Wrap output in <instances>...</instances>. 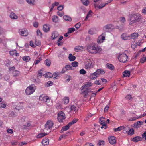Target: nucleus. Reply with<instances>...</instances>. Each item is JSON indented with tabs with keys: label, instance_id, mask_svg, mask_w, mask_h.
Returning a JSON list of instances; mask_svg holds the SVG:
<instances>
[{
	"label": "nucleus",
	"instance_id": "2eb2a0df",
	"mask_svg": "<svg viewBox=\"0 0 146 146\" xmlns=\"http://www.w3.org/2000/svg\"><path fill=\"white\" fill-rule=\"evenodd\" d=\"M142 122L141 121H137L134 124V127L135 128L139 127L141 125H142Z\"/></svg>",
	"mask_w": 146,
	"mask_h": 146
},
{
	"label": "nucleus",
	"instance_id": "9d476101",
	"mask_svg": "<svg viewBox=\"0 0 146 146\" xmlns=\"http://www.w3.org/2000/svg\"><path fill=\"white\" fill-rule=\"evenodd\" d=\"M108 139L109 142L111 144L113 145L116 143L115 137L113 136L109 137Z\"/></svg>",
	"mask_w": 146,
	"mask_h": 146
},
{
	"label": "nucleus",
	"instance_id": "0eeeda50",
	"mask_svg": "<svg viewBox=\"0 0 146 146\" xmlns=\"http://www.w3.org/2000/svg\"><path fill=\"white\" fill-rule=\"evenodd\" d=\"M94 44H90L87 46V49L88 52L92 53H94V49H95V47Z\"/></svg>",
	"mask_w": 146,
	"mask_h": 146
},
{
	"label": "nucleus",
	"instance_id": "5701e85b",
	"mask_svg": "<svg viewBox=\"0 0 146 146\" xmlns=\"http://www.w3.org/2000/svg\"><path fill=\"white\" fill-rule=\"evenodd\" d=\"M10 17L13 19H16L18 18V16L14 13L12 12L10 15Z\"/></svg>",
	"mask_w": 146,
	"mask_h": 146
},
{
	"label": "nucleus",
	"instance_id": "8fccbe9b",
	"mask_svg": "<svg viewBox=\"0 0 146 146\" xmlns=\"http://www.w3.org/2000/svg\"><path fill=\"white\" fill-rule=\"evenodd\" d=\"M79 72L80 74L83 75L85 74L86 73V71L83 69H81L80 70Z\"/></svg>",
	"mask_w": 146,
	"mask_h": 146
},
{
	"label": "nucleus",
	"instance_id": "7ed1b4c3",
	"mask_svg": "<svg viewBox=\"0 0 146 146\" xmlns=\"http://www.w3.org/2000/svg\"><path fill=\"white\" fill-rule=\"evenodd\" d=\"M128 56L125 54H120L118 57L119 61L122 62H125L127 59Z\"/></svg>",
	"mask_w": 146,
	"mask_h": 146
},
{
	"label": "nucleus",
	"instance_id": "6e6d98bb",
	"mask_svg": "<svg viewBox=\"0 0 146 146\" xmlns=\"http://www.w3.org/2000/svg\"><path fill=\"white\" fill-rule=\"evenodd\" d=\"M71 110L75 111L76 110V107L74 105L71 106L70 108Z\"/></svg>",
	"mask_w": 146,
	"mask_h": 146
},
{
	"label": "nucleus",
	"instance_id": "423d86ee",
	"mask_svg": "<svg viewBox=\"0 0 146 146\" xmlns=\"http://www.w3.org/2000/svg\"><path fill=\"white\" fill-rule=\"evenodd\" d=\"M114 29V26L111 24H107L104 26L103 27V30L106 32H109Z\"/></svg>",
	"mask_w": 146,
	"mask_h": 146
},
{
	"label": "nucleus",
	"instance_id": "39448f33",
	"mask_svg": "<svg viewBox=\"0 0 146 146\" xmlns=\"http://www.w3.org/2000/svg\"><path fill=\"white\" fill-rule=\"evenodd\" d=\"M54 124V123L51 120L48 121L45 124V128L44 130L46 131L48 129H50L53 126Z\"/></svg>",
	"mask_w": 146,
	"mask_h": 146
},
{
	"label": "nucleus",
	"instance_id": "f8f14e48",
	"mask_svg": "<svg viewBox=\"0 0 146 146\" xmlns=\"http://www.w3.org/2000/svg\"><path fill=\"white\" fill-rule=\"evenodd\" d=\"M81 90L82 91V94H87L89 93V92L90 91V88H83L82 87L81 88Z\"/></svg>",
	"mask_w": 146,
	"mask_h": 146
},
{
	"label": "nucleus",
	"instance_id": "b1692460",
	"mask_svg": "<svg viewBox=\"0 0 146 146\" xmlns=\"http://www.w3.org/2000/svg\"><path fill=\"white\" fill-rule=\"evenodd\" d=\"M75 56H73L72 54H70L68 57V59L70 61H74L76 59Z\"/></svg>",
	"mask_w": 146,
	"mask_h": 146
},
{
	"label": "nucleus",
	"instance_id": "f03ea898",
	"mask_svg": "<svg viewBox=\"0 0 146 146\" xmlns=\"http://www.w3.org/2000/svg\"><path fill=\"white\" fill-rule=\"evenodd\" d=\"M35 86L34 85H31L27 87L25 90V92L27 95H29L33 93L35 91Z\"/></svg>",
	"mask_w": 146,
	"mask_h": 146
},
{
	"label": "nucleus",
	"instance_id": "1a4fd4ad",
	"mask_svg": "<svg viewBox=\"0 0 146 146\" xmlns=\"http://www.w3.org/2000/svg\"><path fill=\"white\" fill-rule=\"evenodd\" d=\"M106 4H107L106 3H104L102 4H101L100 5L98 6V4L95 3V4H94V6L95 8L96 9H101L105 7Z\"/></svg>",
	"mask_w": 146,
	"mask_h": 146
},
{
	"label": "nucleus",
	"instance_id": "f257e3e1",
	"mask_svg": "<svg viewBox=\"0 0 146 146\" xmlns=\"http://www.w3.org/2000/svg\"><path fill=\"white\" fill-rule=\"evenodd\" d=\"M141 19V16L138 14H133L130 16L129 24L133 25L137 22H139Z\"/></svg>",
	"mask_w": 146,
	"mask_h": 146
},
{
	"label": "nucleus",
	"instance_id": "69168bd1",
	"mask_svg": "<svg viewBox=\"0 0 146 146\" xmlns=\"http://www.w3.org/2000/svg\"><path fill=\"white\" fill-rule=\"evenodd\" d=\"M109 108V106L108 105H106L104 108V112H107L108 111V109Z\"/></svg>",
	"mask_w": 146,
	"mask_h": 146
},
{
	"label": "nucleus",
	"instance_id": "9b49d317",
	"mask_svg": "<svg viewBox=\"0 0 146 146\" xmlns=\"http://www.w3.org/2000/svg\"><path fill=\"white\" fill-rule=\"evenodd\" d=\"M85 68L87 69L90 68L92 66V62L90 60H88L85 62Z\"/></svg>",
	"mask_w": 146,
	"mask_h": 146
},
{
	"label": "nucleus",
	"instance_id": "c03bdc74",
	"mask_svg": "<svg viewBox=\"0 0 146 146\" xmlns=\"http://www.w3.org/2000/svg\"><path fill=\"white\" fill-rule=\"evenodd\" d=\"M78 63L76 61H74L72 63V65L73 67H76L78 66Z\"/></svg>",
	"mask_w": 146,
	"mask_h": 146
},
{
	"label": "nucleus",
	"instance_id": "3c124183",
	"mask_svg": "<svg viewBox=\"0 0 146 146\" xmlns=\"http://www.w3.org/2000/svg\"><path fill=\"white\" fill-rule=\"evenodd\" d=\"M50 101V100L49 98L47 96V98H46L45 101L46 103L47 104V105H49Z\"/></svg>",
	"mask_w": 146,
	"mask_h": 146
},
{
	"label": "nucleus",
	"instance_id": "72a5a7b5",
	"mask_svg": "<svg viewBox=\"0 0 146 146\" xmlns=\"http://www.w3.org/2000/svg\"><path fill=\"white\" fill-rule=\"evenodd\" d=\"M48 133H41L38 134L37 136V138H41L46 135H48Z\"/></svg>",
	"mask_w": 146,
	"mask_h": 146
},
{
	"label": "nucleus",
	"instance_id": "09e8293b",
	"mask_svg": "<svg viewBox=\"0 0 146 146\" xmlns=\"http://www.w3.org/2000/svg\"><path fill=\"white\" fill-rule=\"evenodd\" d=\"M42 71V70H40L39 71H38V72L37 76H38L39 77H41L43 75H44V74H43L41 71Z\"/></svg>",
	"mask_w": 146,
	"mask_h": 146
},
{
	"label": "nucleus",
	"instance_id": "dca6fc26",
	"mask_svg": "<svg viewBox=\"0 0 146 146\" xmlns=\"http://www.w3.org/2000/svg\"><path fill=\"white\" fill-rule=\"evenodd\" d=\"M146 116V113H144L143 115H141L139 117H134L133 118H131L129 119V121H133L136 120V119H138L139 118H141L143 117H144L145 116Z\"/></svg>",
	"mask_w": 146,
	"mask_h": 146
},
{
	"label": "nucleus",
	"instance_id": "bb28decb",
	"mask_svg": "<svg viewBox=\"0 0 146 146\" xmlns=\"http://www.w3.org/2000/svg\"><path fill=\"white\" fill-rule=\"evenodd\" d=\"M47 98V96H45L44 95H42L39 97V99L40 100L43 101H45L46 98Z\"/></svg>",
	"mask_w": 146,
	"mask_h": 146
},
{
	"label": "nucleus",
	"instance_id": "79ce46f5",
	"mask_svg": "<svg viewBox=\"0 0 146 146\" xmlns=\"http://www.w3.org/2000/svg\"><path fill=\"white\" fill-rule=\"evenodd\" d=\"M75 29L74 28H69L68 29V33H71L75 31Z\"/></svg>",
	"mask_w": 146,
	"mask_h": 146
},
{
	"label": "nucleus",
	"instance_id": "4d7b16f0",
	"mask_svg": "<svg viewBox=\"0 0 146 146\" xmlns=\"http://www.w3.org/2000/svg\"><path fill=\"white\" fill-rule=\"evenodd\" d=\"M137 43L135 42H133L131 45V47L133 49H134L136 47Z\"/></svg>",
	"mask_w": 146,
	"mask_h": 146
},
{
	"label": "nucleus",
	"instance_id": "338daca9",
	"mask_svg": "<svg viewBox=\"0 0 146 146\" xmlns=\"http://www.w3.org/2000/svg\"><path fill=\"white\" fill-rule=\"evenodd\" d=\"M142 136L144 140H146V131L142 135Z\"/></svg>",
	"mask_w": 146,
	"mask_h": 146
},
{
	"label": "nucleus",
	"instance_id": "4be33fe9",
	"mask_svg": "<svg viewBox=\"0 0 146 146\" xmlns=\"http://www.w3.org/2000/svg\"><path fill=\"white\" fill-rule=\"evenodd\" d=\"M63 17L64 19L66 21L70 22L72 21V18L68 15H64Z\"/></svg>",
	"mask_w": 146,
	"mask_h": 146
},
{
	"label": "nucleus",
	"instance_id": "4c0bfd02",
	"mask_svg": "<svg viewBox=\"0 0 146 146\" xmlns=\"http://www.w3.org/2000/svg\"><path fill=\"white\" fill-rule=\"evenodd\" d=\"M69 128V127L67 125L64 126L63 127H62V129H61V131L62 132L63 131H66L68 130Z\"/></svg>",
	"mask_w": 146,
	"mask_h": 146
},
{
	"label": "nucleus",
	"instance_id": "6e6552de",
	"mask_svg": "<svg viewBox=\"0 0 146 146\" xmlns=\"http://www.w3.org/2000/svg\"><path fill=\"white\" fill-rule=\"evenodd\" d=\"M105 72L103 69H98L96 72H94L98 77L100 74H105Z\"/></svg>",
	"mask_w": 146,
	"mask_h": 146
},
{
	"label": "nucleus",
	"instance_id": "e2e57ef3",
	"mask_svg": "<svg viewBox=\"0 0 146 146\" xmlns=\"http://www.w3.org/2000/svg\"><path fill=\"white\" fill-rule=\"evenodd\" d=\"M81 25V24L80 23H77L75 25V27L78 29L79 28L80 26Z\"/></svg>",
	"mask_w": 146,
	"mask_h": 146
},
{
	"label": "nucleus",
	"instance_id": "a19ab883",
	"mask_svg": "<svg viewBox=\"0 0 146 146\" xmlns=\"http://www.w3.org/2000/svg\"><path fill=\"white\" fill-rule=\"evenodd\" d=\"M134 133V130L133 128L131 129L128 131V135H132Z\"/></svg>",
	"mask_w": 146,
	"mask_h": 146
},
{
	"label": "nucleus",
	"instance_id": "20e7f679",
	"mask_svg": "<svg viewBox=\"0 0 146 146\" xmlns=\"http://www.w3.org/2000/svg\"><path fill=\"white\" fill-rule=\"evenodd\" d=\"M66 118L65 115L62 111H60L59 112L58 115L57 119L58 121L60 122H62L63 120Z\"/></svg>",
	"mask_w": 146,
	"mask_h": 146
},
{
	"label": "nucleus",
	"instance_id": "bf43d9fd",
	"mask_svg": "<svg viewBox=\"0 0 146 146\" xmlns=\"http://www.w3.org/2000/svg\"><path fill=\"white\" fill-rule=\"evenodd\" d=\"M42 59L41 57H39L38 59L36 60L35 62V65L37 64L38 63H39L40 61Z\"/></svg>",
	"mask_w": 146,
	"mask_h": 146
},
{
	"label": "nucleus",
	"instance_id": "774afa93",
	"mask_svg": "<svg viewBox=\"0 0 146 146\" xmlns=\"http://www.w3.org/2000/svg\"><path fill=\"white\" fill-rule=\"evenodd\" d=\"M37 35H39L40 36H41L42 35V34L39 29L37 30Z\"/></svg>",
	"mask_w": 146,
	"mask_h": 146
},
{
	"label": "nucleus",
	"instance_id": "13d9d810",
	"mask_svg": "<svg viewBox=\"0 0 146 146\" xmlns=\"http://www.w3.org/2000/svg\"><path fill=\"white\" fill-rule=\"evenodd\" d=\"M35 43V44L38 46H39L41 45V42L39 40H36Z\"/></svg>",
	"mask_w": 146,
	"mask_h": 146
},
{
	"label": "nucleus",
	"instance_id": "7c9ffc66",
	"mask_svg": "<svg viewBox=\"0 0 146 146\" xmlns=\"http://www.w3.org/2000/svg\"><path fill=\"white\" fill-rule=\"evenodd\" d=\"M92 85V83L91 82H89L83 85L82 87L83 88H87V87H89Z\"/></svg>",
	"mask_w": 146,
	"mask_h": 146
},
{
	"label": "nucleus",
	"instance_id": "a878e982",
	"mask_svg": "<svg viewBox=\"0 0 146 146\" xmlns=\"http://www.w3.org/2000/svg\"><path fill=\"white\" fill-rule=\"evenodd\" d=\"M69 101V98L68 97H66L64 98L62 101V103L64 104H67Z\"/></svg>",
	"mask_w": 146,
	"mask_h": 146
},
{
	"label": "nucleus",
	"instance_id": "c85d7f7f",
	"mask_svg": "<svg viewBox=\"0 0 146 146\" xmlns=\"http://www.w3.org/2000/svg\"><path fill=\"white\" fill-rule=\"evenodd\" d=\"M121 38L124 40H127L128 39V36L126 33H123L121 35Z\"/></svg>",
	"mask_w": 146,
	"mask_h": 146
},
{
	"label": "nucleus",
	"instance_id": "a18cd8bd",
	"mask_svg": "<svg viewBox=\"0 0 146 146\" xmlns=\"http://www.w3.org/2000/svg\"><path fill=\"white\" fill-rule=\"evenodd\" d=\"M146 62V56L143 57L140 59V62L141 63H143Z\"/></svg>",
	"mask_w": 146,
	"mask_h": 146
},
{
	"label": "nucleus",
	"instance_id": "37998d69",
	"mask_svg": "<svg viewBox=\"0 0 146 146\" xmlns=\"http://www.w3.org/2000/svg\"><path fill=\"white\" fill-rule=\"evenodd\" d=\"M26 1L29 4L34 5V3L35 2V0H26Z\"/></svg>",
	"mask_w": 146,
	"mask_h": 146
},
{
	"label": "nucleus",
	"instance_id": "ddd939ff",
	"mask_svg": "<svg viewBox=\"0 0 146 146\" xmlns=\"http://www.w3.org/2000/svg\"><path fill=\"white\" fill-rule=\"evenodd\" d=\"M142 140V138L139 136L135 137L132 139L131 140L135 142H137L141 141Z\"/></svg>",
	"mask_w": 146,
	"mask_h": 146
},
{
	"label": "nucleus",
	"instance_id": "603ef678",
	"mask_svg": "<svg viewBox=\"0 0 146 146\" xmlns=\"http://www.w3.org/2000/svg\"><path fill=\"white\" fill-rule=\"evenodd\" d=\"M123 77L128 76V70H126L123 73Z\"/></svg>",
	"mask_w": 146,
	"mask_h": 146
},
{
	"label": "nucleus",
	"instance_id": "f3484780",
	"mask_svg": "<svg viewBox=\"0 0 146 146\" xmlns=\"http://www.w3.org/2000/svg\"><path fill=\"white\" fill-rule=\"evenodd\" d=\"M106 67L108 69L112 70L114 69V67L111 64L108 63L106 65Z\"/></svg>",
	"mask_w": 146,
	"mask_h": 146
},
{
	"label": "nucleus",
	"instance_id": "5fc2aeb1",
	"mask_svg": "<svg viewBox=\"0 0 146 146\" xmlns=\"http://www.w3.org/2000/svg\"><path fill=\"white\" fill-rule=\"evenodd\" d=\"M53 84V83L51 81H48L47 82V83L46 84V86L47 87H48L51 86Z\"/></svg>",
	"mask_w": 146,
	"mask_h": 146
},
{
	"label": "nucleus",
	"instance_id": "2f4dec72",
	"mask_svg": "<svg viewBox=\"0 0 146 146\" xmlns=\"http://www.w3.org/2000/svg\"><path fill=\"white\" fill-rule=\"evenodd\" d=\"M92 11L91 10H90L89 12L88 13L87 15H86V16L85 19V21H86L90 17H91L92 15Z\"/></svg>",
	"mask_w": 146,
	"mask_h": 146
},
{
	"label": "nucleus",
	"instance_id": "864d4df0",
	"mask_svg": "<svg viewBox=\"0 0 146 146\" xmlns=\"http://www.w3.org/2000/svg\"><path fill=\"white\" fill-rule=\"evenodd\" d=\"M45 74H46V75L45 76V77L47 76L48 77H49L50 78L52 77L53 76V74L49 72H48V74L46 73Z\"/></svg>",
	"mask_w": 146,
	"mask_h": 146
},
{
	"label": "nucleus",
	"instance_id": "6ab92c4d",
	"mask_svg": "<svg viewBox=\"0 0 146 146\" xmlns=\"http://www.w3.org/2000/svg\"><path fill=\"white\" fill-rule=\"evenodd\" d=\"M139 36V34L137 33H134L131 35V38L132 39L136 38Z\"/></svg>",
	"mask_w": 146,
	"mask_h": 146
},
{
	"label": "nucleus",
	"instance_id": "680f3d73",
	"mask_svg": "<svg viewBox=\"0 0 146 146\" xmlns=\"http://www.w3.org/2000/svg\"><path fill=\"white\" fill-rule=\"evenodd\" d=\"M120 21L121 22L124 23L125 21V19L124 17H121L120 19Z\"/></svg>",
	"mask_w": 146,
	"mask_h": 146
},
{
	"label": "nucleus",
	"instance_id": "a211bd4d",
	"mask_svg": "<svg viewBox=\"0 0 146 146\" xmlns=\"http://www.w3.org/2000/svg\"><path fill=\"white\" fill-rule=\"evenodd\" d=\"M43 30L45 32H47L50 30V28L46 24H45L43 26Z\"/></svg>",
	"mask_w": 146,
	"mask_h": 146
},
{
	"label": "nucleus",
	"instance_id": "aec40b11",
	"mask_svg": "<svg viewBox=\"0 0 146 146\" xmlns=\"http://www.w3.org/2000/svg\"><path fill=\"white\" fill-rule=\"evenodd\" d=\"M42 143L44 145H47L49 144L48 139L47 138L44 139L42 142Z\"/></svg>",
	"mask_w": 146,
	"mask_h": 146
},
{
	"label": "nucleus",
	"instance_id": "58836bf2",
	"mask_svg": "<svg viewBox=\"0 0 146 146\" xmlns=\"http://www.w3.org/2000/svg\"><path fill=\"white\" fill-rule=\"evenodd\" d=\"M22 59L23 61L27 62L30 60V58L29 56H24L23 57Z\"/></svg>",
	"mask_w": 146,
	"mask_h": 146
},
{
	"label": "nucleus",
	"instance_id": "473e14b6",
	"mask_svg": "<svg viewBox=\"0 0 146 146\" xmlns=\"http://www.w3.org/2000/svg\"><path fill=\"white\" fill-rule=\"evenodd\" d=\"M64 68L66 69V71H68L69 70H73V69L72 67L70 65H66L64 67Z\"/></svg>",
	"mask_w": 146,
	"mask_h": 146
},
{
	"label": "nucleus",
	"instance_id": "ea45409f",
	"mask_svg": "<svg viewBox=\"0 0 146 146\" xmlns=\"http://www.w3.org/2000/svg\"><path fill=\"white\" fill-rule=\"evenodd\" d=\"M45 63L46 65L48 67L50 66L51 64V61L50 60L46 59L45 61Z\"/></svg>",
	"mask_w": 146,
	"mask_h": 146
},
{
	"label": "nucleus",
	"instance_id": "cd10ccee",
	"mask_svg": "<svg viewBox=\"0 0 146 146\" xmlns=\"http://www.w3.org/2000/svg\"><path fill=\"white\" fill-rule=\"evenodd\" d=\"M105 144V142L103 140H100L98 142L97 145L98 146H103Z\"/></svg>",
	"mask_w": 146,
	"mask_h": 146
},
{
	"label": "nucleus",
	"instance_id": "052dcab7",
	"mask_svg": "<svg viewBox=\"0 0 146 146\" xmlns=\"http://www.w3.org/2000/svg\"><path fill=\"white\" fill-rule=\"evenodd\" d=\"M64 8V7L62 5H60L58 6L57 7V9L59 11L62 10Z\"/></svg>",
	"mask_w": 146,
	"mask_h": 146
},
{
	"label": "nucleus",
	"instance_id": "49530a36",
	"mask_svg": "<svg viewBox=\"0 0 146 146\" xmlns=\"http://www.w3.org/2000/svg\"><path fill=\"white\" fill-rule=\"evenodd\" d=\"M19 72L17 70H15L13 72V76H18L19 74Z\"/></svg>",
	"mask_w": 146,
	"mask_h": 146
},
{
	"label": "nucleus",
	"instance_id": "c9c22d12",
	"mask_svg": "<svg viewBox=\"0 0 146 146\" xmlns=\"http://www.w3.org/2000/svg\"><path fill=\"white\" fill-rule=\"evenodd\" d=\"M82 3L86 6H87L89 4L88 0H81Z\"/></svg>",
	"mask_w": 146,
	"mask_h": 146
},
{
	"label": "nucleus",
	"instance_id": "e433bc0d",
	"mask_svg": "<svg viewBox=\"0 0 146 146\" xmlns=\"http://www.w3.org/2000/svg\"><path fill=\"white\" fill-rule=\"evenodd\" d=\"M105 119V118L103 117H101L100 118V123L101 124V125H102L104 124H107V123L106 122H105L104 120V119Z\"/></svg>",
	"mask_w": 146,
	"mask_h": 146
},
{
	"label": "nucleus",
	"instance_id": "0e129e2a",
	"mask_svg": "<svg viewBox=\"0 0 146 146\" xmlns=\"http://www.w3.org/2000/svg\"><path fill=\"white\" fill-rule=\"evenodd\" d=\"M117 28L119 29L120 31H122L124 29V27L123 26H117Z\"/></svg>",
	"mask_w": 146,
	"mask_h": 146
},
{
	"label": "nucleus",
	"instance_id": "c756f323",
	"mask_svg": "<svg viewBox=\"0 0 146 146\" xmlns=\"http://www.w3.org/2000/svg\"><path fill=\"white\" fill-rule=\"evenodd\" d=\"M52 20L53 22L55 23H58V17L57 16H54L53 17Z\"/></svg>",
	"mask_w": 146,
	"mask_h": 146
},
{
	"label": "nucleus",
	"instance_id": "de8ad7c7",
	"mask_svg": "<svg viewBox=\"0 0 146 146\" xmlns=\"http://www.w3.org/2000/svg\"><path fill=\"white\" fill-rule=\"evenodd\" d=\"M100 47L99 46H97V47H95V49H94V53H96L98 52L100 50Z\"/></svg>",
	"mask_w": 146,
	"mask_h": 146
},
{
	"label": "nucleus",
	"instance_id": "412c9836",
	"mask_svg": "<svg viewBox=\"0 0 146 146\" xmlns=\"http://www.w3.org/2000/svg\"><path fill=\"white\" fill-rule=\"evenodd\" d=\"M83 49L82 46H77L74 48V50L76 52H78L80 50H82Z\"/></svg>",
	"mask_w": 146,
	"mask_h": 146
},
{
	"label": "nucleus",
	"instance_id": "f704fd0d",
	"mask_svg": "<svg viewBox=\"0 0 146 146\" xmlns=\"http://www.w3.org/2000/svg\"><path fill=\"white\" fill-rule=\"evenodd\" d=\"M97 77H98L94 73L91 74L90 76V78L91 79H96Z\"/></svg>",
	"mask_w": 146,
	"mask_h": 146
},
{
	"label": "nucleus",
	"instance_id": "393cba45",
	"mask_svg": "<svg viewBox=\"0 0 146 146\" xmlns=\"http://www.w3.org/2000/svg\"><path fill=\"white\" fill-rule=\"evenodd\" d=\"M58 36V33L56 31H55L52 34V37L53 40L57 38Z\"/></svg>",
	"mask_w": 146,
	"mask_h": 146
},
{
	"label": "nucleus",
	"instance_id": "4468645a",
	"mask_svg": "<svg viewBox=\"0 0 146 146\" xmlns=\"http://www.w3.org/2000/svg\"><path fill=\"white\" fill-rule=\"evenodd\" d=\"M21 35L23 36H26L28 34V33L27 30L23 29L22 31L20 32Z\"/></svg>",
	"mask_w": 146,
	"mask_h": 146
}]
</instances>
